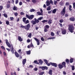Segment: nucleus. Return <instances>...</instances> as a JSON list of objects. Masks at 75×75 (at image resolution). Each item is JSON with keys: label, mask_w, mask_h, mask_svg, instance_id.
Instances as JSON below:
<instances>
[{"label": "nucleus", "mask_w": 75, "mask_h": 75, "mask_svg": "<svg viewBox=\"0 0 75 75\" xmlns=\"http://www.w3.org/2000/svg\"><path fill=\"white\" fill-rule=\"evenodd\" d=\"M68 30L71 33H73L74 30V27L72 25H69V26Z\"/></svg>", "instance_id": "1"}, {"label": "nucleus", "mask_w": 75, "mask_h": 75, "mask_svg": "<svg viewBox=\"0 0 75 75\" xmlns=\"http://www.w3.org/2000/svg\"><path fill=\"white\" fill-rule=\"evenodd\" d=\"M26 17L27 18H29V19L32 20V19H33L34 18V15H32L30 16L28 15H26Z\"/></svg>", "instance_id": "2"}, {"label": "nucleus", "mask_w": 75, "mask_h": 75, "mask_svg": "<svg viewBox=\"0 0 75 75\" xmlns=\"http://www.w3.org/2000/svg\"><path fill=\"white\" fill-rule=\"evenodd\" d=\"M41 12H37V13L38 14L39 16H42L43 15V13L42 12V10L41 9L40 10Z\"/></svg>", "instance_id": "3"}, {"label": "nucleus", "mask_w": 75, "mask_h": 75, "mask_svg": "<svg viewBox=\"0 0 75 75\" xmlns=\"http://www.w3.org/2000/svg\"><path fill=\"white\" fill-rule=\"evenodd\" d=\"M30 24H28L26 25L25 26V29L26 30H29L30 28Z\"/></svg>", "instance_id": "4"}, {"label": "nucleus", "mask_w": 75, "mask_h": 75, "mask_svg": "<svg viewBox=\"0 0 75 75\" xmlns=\"http://www.w3.org/2000/svg\"><path fill=\"white\" fill-rule=\"evenodd\" d=\"M39 68H41L43 70V71H44V70H45V69H46L47 70L48 69V68L46 66L45 67H39Z\"/></svg>", "instance_id": "5"}, {"label": "nucleus", "mask_w": 75, "mask_h": 75, "mask_svg": "<svg viewBox=\"0 0 75 75\" xmlns=\"http://www.w3.org/2000/svg\"><path fill=\"white\" fill-rule=\"evenodd\" d=\"M34 38V40H35L36 41L37 44V45H40V41H39V40H38V39L35 38Z\"/></svg>", "instance_id": "6"}, {"label": "nucleus", "mask_w": 75, "mask_h": 75, "mask_svg": "<svg viewBox=\"0 0 75 75\" xmlns=\"http://www.w3.org/2000/svg\"><path fill=\"white\" fill-rule=\"evenodd\" d=\"M61 13L62 15V16L64 15L65 14V9H63L62 11H61Z\"/></svg>", "instance_id": "7"}, {"label": "nucleus", "mask_w": 75, "mask_h": 75, "mask_svg": "<svg viewBox=\"0 0 75 75\" xmlns=\"http://www.w3.org/2000/svg\"><path fill=\"white\" fill-rule=\"evenodd\" d=\"M6 41H7L6 42V44H7V46L9 47V48H10L11 47V45H10V43L7 41L8 40H6Z\"/></svg>", "instance_id": "8"}, {"label": "nucleus", "mask_w": 75, "mask_h": 75, "mask_svg": "<svg viewBox=\"0 0 75 75\" xmlns=\"http://www.w3.org/2000/svg\"><path fill=\"white\" fill-rule=\"evenodd\" d=\"M46 4L47 6H50V4H51V3H50V1L48 0L46 1Z\"/></svg>", "instance_id": "9"}, {"label": "nucleus", "mask_w": 75, "mask_h": 75, "mask_svg": "<svg viewBox=\"0 0 75 75\" xmlns=\"http://www.w3.org/2000/svg\"><path fill=\"white\" fill-rule=\"evenodd\" d=\"M15 54L16 57H17V58H18V57H19L20 55H19V54H18L17 53V52H16L15 53Z\"/></svg>", "instance_id": "10"}, {"label": "nucleus", "mask_w": 75, "mask_h": 75, "mask_svg": "<svg viewBox=\"0 0 75 75\" xmlns=\"http://www.w3.org/2000/svg\"><path fill=\"white\" fill-rule=\"evenodd\" d=\"M18 39L21 42L23 41V39H22L21 37L20 36H18Z\"/></svg>", "instance_id": "11"}, {"label": "nucleus", "mask_w": 75, "mask_h": 75, "mask_svg": "<svg viewBox=\"0 0 75 75\" xmlns=\"http://www.w3.org/2000/svg\"><path fill=\"white\" fill-rule=\"evenodd\" d=\"M69 20L70 21H75V18L74 17L70 18L69 19Z\"/></svg>", "instance_id": "12"}, {"label": "nucleus", "mask_w": 75, "mask_h": 75, "mask_svg": "<svg viewBox=\"0 0 75 75\" xmlns=\"http://www.w3.org/2000/svg\"><path fill=\"white\" fill-rule=\"evenodd\" d=\"M62 33L63 34H66V30L64 29L62 30Z\"/></svg>", "instance_id": "13"}, {"label": "nucleus", "mask_w": 75, "mask_h": 75, "mask_svg": "<svg viewBox=\"0 0 75 75\" xmlns=\"http://www.w3.org/2000/svg\"><path fill=\"white\" fill-rule=\"evenodd\" d=\"M59 67L60 69H62V68L64 67L63 65L60 64H59Z\"/></svg>", "instance_id": "14"}, {"label": "nucleus", "mask_w": 75, "mask_h": 75, "mask_svg": "<svg viewBox=\"0 0 75 75\" xmlns=\"http://www.w3.org/2000/svg\"><path fill=\"white\" fill-rule=\"evenodd\" d=\"M26 62V59H24L23 61V65H25Z\"/></svg>", "instance_id": "15"}, {"label": "nucleus", "mask_w": 75, "mask_h": 75, "mask_svg": "<svg viewBox=\"0 0 75 75\" xmlns=\"http://www.w3.org/2000/svg\"><path fill=\"white\" fill-rule=\"evenodd\" d=\"M51 64L52 66H54L55 67H57V64L54 63H51Z\"/></svg>", "instance_id": "16"}, {"label": "nucleus", "mask_w": 75, "mask_h": 75, "mask_svg": "<svg viewBox=\"0 0 75 75\" xmlns=\"http://www.w3.org/2000/svg\"><path fill=\"white\" fill-rule=\"evenodd\" d=\"M39 61L40 65H42V63H43V62L42 61V60H41V59L39 60Z\"/></svg>", "instance_id": "17"}, {"label": "nucleus", "mask_w": 75, "mask_h": 75, "mask_svg": "<svg viewBox=\"0 0 75 75\" xmlns=\"http://www.w3.org/2000/svg\"><path fill=\"white\" fill-rule=\"evenodd\" d=\"M31 22V23H32V24L33 25H35V24H36V22H35V21H32Z\"/></svg>", "instance_id": "18"}, {"label": "nucleus", "mask_w": 75, "mask_h": 75, "mask_svg": "<svg viewBox=\"0 0 75 75\" xmlns=\"http://www.w3.org/2000/svg\"><path fill=\"white\" fill-rule=\"evenodd\" d=\"M52 22V21L51 20H49L48 21V23H49V24H51Z\"/></svg>", "instance_id": "19"}, {"label": "nucleus", "mask_w": 75, "mask_h": 75, "mask_svg": "<svg viewBox=\"0 0 75 75\" xmlns=\"http://www.w3.org/2000/svg\"><path fill=\"white\" fill-rule=\"evenodd\" d=\"M27 54V55H30L31 54V51H29L26 52Z\"/></svg>", "instance_id": "20"}, {"label": "nucleus", "mask_w": 75, "mask_h": 75, "mask_svg": "<svg viewBox=\"0 0 75 75\" xmlns=\"http://www.w3.org/2000/svg\"><path fill=\"white\" fill-rule=\"evenodd\" d=\"M47 10L48 11H50L51 10V7L50 6H49L47 8Z\"/></svg>", "instance_id": "21"}, {"label": "nucleus", "mask_w": 75, "mask_h": 75, "mask_svg": "<svg viewBox=\"0 0 75 75\" xmlns=\"http://www.w3.org/2000/svg\"><path fill=\"white\" fill-rule=\"evenodd\" d=\"M42 23H47L48 22V20H44L42 21Z\"/></svg>", "instance_id": "22"}, {"label": "nucleus", "mask_w": 75, "mask_h": 75, "mask_svg": "<svg viewBox=\"0 0 75 75\" xmlns=\"http://www.w3.org/2000/svg\"><path fill=\"white\" fill-rule=\"evenodd\" d=\"M35 21L36 23H39V21L38 20L36 19V18H35Z\"/></svg>", "instance_id": "23"}, {"label": "nucleus", "mask_w": 75, "mask_h": 75, "mask_svg": "<svg viewBox=\"0 0 75 75\" xmlns=\"http://www.w3.org/2000/svg\"><path fill=\"white\" fill-rule=\"evenodd\" d=\"M56 11H57V10H56L55 9H54L53 10L52 13H56Z\"/></svg>", "instance_id": "24"}, {"label": "nucleus", "mask_w": 75, "mask_h": 75, "mask_svg": "<svg viewBox=\"0 0 75 75\" xmlns=\"http://www.w3.org/2000/svg\"><path fill=\"white\" fill-rule=\"evenodd\" d=\"M52 70H50L49 72V74H50V75H52Z\"/></svg>", "instance_id": "25"}, {"label": "nucleus", "mask_w": 75, "mask_h": 75, "mask_svg": "<svg viewBox=\"0 0 75 75\" xmlns=\"http://www.w3.org/2000/svg\"><path fill=\"white\" fill-rule=\"evenodd\" d=\"M71 8H72V6L71 5H69V9L70 11H72V9H71Z\"/></svg>", "instance_id": "26"}, {"label": "nucleus", "mask_w": 75, "mask_h": 75, "mask_svg": "<svg viewBox=\"0 0 75 75\" xmlns=\"http://www.w3.org/2000/svg\"><path fill=\"white\" fill-rule=\"evenodd\" d=\"M26 18H23V21L24 22V23L25 22V20H26Z\"/></svg>", "instance_id": "27"}, {"label": "nucleus", "mask_w": 75, "mask_h": 75, "mask_svg": "<svg viewBox=\"0 0 75 75\" xmlns=\"http://www.w3.org/2000/svg\"><path fill=\"white\" fill-rule=\"evenodd\" d=\"M30 12H34V11H35V10L33 9H31L30 11Z\"/></svg>", "instance_id": "28"}, {"label": "nucleus", "mask_w": 75, "mask_h": 75, "mask_svg": "<svg viewBox=\"0 0 75 75\" xmlns=\"http://www.w3.org/2000/svg\"><path fill=\"white\" fill-rule=\"evenodd\" d=\"M73 61H74V59H72V58L71 59H70V63H72L73 62Z\"/></svg>", "instance_id": "29"}, {"label": "nucleus", "mask_w": 75, "mask_h": 75, "mask_svg": "<svg viewBox=\"0 0 75 75\" xmlns=\"http://www.w3.org/2000/svg\"><path fill=\"white\" fill-rule=\"evenodd\" d=\"M13 9L14 10H17V8L16 6H14L13 8Z\"/></svg>", "instance_id": "30"}, {"label": "nucleus", "mask_w": 75, "mask_h": 75, "mask_svg": "<svg viewBox=\"0 0 75 75\" xmlns=\"http://www.w3.org/2000/svg\"><path fill=\"white\" fill-rule=\"evenodd\" d=\"M62 64H63V65H64V67H66V66H65V62H63L62 63Z\"/></svg>", "instance_id": "31"}, {"label": "nucleus", "mask_w": 75, "mask_h": 75, "mask_svg": "<svg viewBox=\"0 0 75 75\" xmlns=\"http://www.w3.org/2000/svg\"><path fill=\"white\" fill-rule=\"evenodd\" d=\"M34 63H35V64H39V63H38V61H37L35 60L34 62Z\"/></svg>", "instance_id": "32"}, {"label": "nucleus", "mask_w": 75, "mask_h": 75, "mask_svg": "<svg viewBox=\"0 0 75 75\" xmlns=\"http://www.w3.org/2000/svg\"><path fill=\"white\" fill-rule=\"evenodd\" d=\"M51 35L52 36H54V35H55V34H54V33H53V32H52V33H51Z\"/></svg>", "instance_id": "33"}, {"label": "nucleus", "mask_w": 75, "mask_h": 75, "mask_svg": "<svg viewBox=\"0 0 75 75\" xmlns=\"http://www.w3.org/2000/svg\"><path fill=\"white\" fill-rule=\"evenodd\" d=\"M25 24H28V23H29V21L28 20H27L25 21V22H24Z\"/></svg>", "instance_id": "34"}, {"label": "nucleus", "mask_w": 75, "mask_h": 75, "mask_svg": "<svg viewBox=\"0 0 75 75\" xmlns=\"http://www.w3.org/2000/svg\"><path fill=\"white\" fill-rule=\"evenodd\" d=\"M31 33H30L29 35L28 36V37H29V38H31Z\"/></svg>", "instance_id": "35"}, {"label": "nucleus", "mask_w": 75, "mask_h": 75, "mask_svg": "<svg viewBox=\"0 0 75 75\" xmlns=\"http://www.w3.org/2000/svg\"><path fill=\"white\" fill-rule=\"evenodd\" d=\"M11 52H12L13 54H14V50H13V47L12 48V49L11 50Z\"/></svg>", "instance_id": "36"}, {"label": "nucleus", "mask_w": 75, "mask_h": 75, "mask_svg": "<svg viewBox=\"0 0 75 75\" xmlns=\"http://www.w3.org/2000/svg\"><path fill=\"white\" fill-rule=\"evenodd\" d=\"M54 38H55L54 37H52L51 38H48V40H51V39H54Z\"/></svg>", "instance_id": "37"}, {"label": "nucleus", "mask_w": 75, "mask_h": 75, "mask_svg": "<svg viewBox=\"0 0 75 75\" xmlns=\"http://www.w3.org/2000/svg\"><path fill=\"white\" fill-rule=\"evenodd\" d=\"M4 17H6V18H7V15L6 14H4Z\"/></svg>", "instance_id": "38"}, {"label": "nucleus", "mask_w": 75, "mask_h": 75, "mask_svg": "<svg viewBox=\"0 0 75 75\" xmlns=\"http://www.w3.org/2000/svg\"><path fill=\"white\" fill-rule=\"evenodd\" d=\"M59 22L62 23H63L64 22V20L62 19H61L59 20Z\"/></svg>", "instance_id": "39"}, {"label": "nucleus", "mask_w": 75, "mask_h": 75, "mask_svg": "<svg viewBox=\"0 0 75 75\" xmlns=\"http://www.w3.org/2000/svg\"><path fill=\"white\" fill-rule=\"evenodd\" d=\"M45 27L46 28H50V26L48 25H45Z\"/></svg>", "instance_id": "40"}, {"label": "nucleus", "mask_w": 75, "mask_h": 75, "mask_svg": "<svg viewBox=\"0 0 75 75\" xmlns=\"http://www.w3.org/2000/svg\"><path fill=\"white\" fill-rule=\"evenodd\" d=\"M72 69L73 71H74V69H75V67H74V66H73L72 67Z\"/></svg>", "instance_id": "41"}, {"label": "nucleus", "mask_w": 75, "mask_h": 75, "mask_svg": "<svg viewBox=\"0 0 75 75\" xmlns=\"http://www.w3.org/2000/svg\"><path fill=\"white\" fill-rule=\"evenodd\" d=\"M10 20H14V18L13 17H10Z\"/></svg>", "instance_id": "42"}, {"label": "nucleus", "mask_w": 75, "mask_h": 75, "mask_svg": "<svg viewBox=\"0 0 75 75\" xmlns=\"http://www.w3.org/2000/svg\"><path fill=\"white\" fill-rule=\"evenodd\" d=\"M54 4H55V5H56V4H57V1H54Z\"/></svg>", "instance_id": "43"}, {"label": "nucleus", "mask_w": 75, "mask_h": 75, "mask_svg": "<svg viewBox=\"0 0 75 75\" xmlns=\"http://www.w3.org/2000/svg\"><path fill=\"white\" fill-rule=\"evenodd\" d=\"M3 6H0V10H1L3 9Z\"/></svg>", "instance_id": "44"}, {"label": "nucleus", "mask_w": 75, "mask_h": 75, "mask_svg": "<svg viewBox=\"0 0 75 75\" xmlns=\"http://www.w3.org/2000/svg\"><path fill=\"white\" fill-rule=\"evenodd\" d=\"M50 3L52 4H54L53 1H52L51 0H50Z\"/></svg>", "instance_id": "45"}, {"label": "nucleus", "mask_w": 75, "mask_h": 75, "mask_svg": "<svg viewBox=\"0 0 75 75\" xmlns=\"http://www.w3.org/2000/svg\"><path fill=\"white\" fill-rule=\"evenodd\" d=\"M32 2L33 3H36V1H35V0H32Z\"/></svg>", "instance_id": "46"}, {"label": "nucleus", "mask_w": 75, "mask_h": 75, "mask_svg": "<svg viewBox=\"0 0 75 75\" xmlns=\"http://www.w3.org/2000/svg\"><path fill=\"white\" fill-rule=\"evenodd\" d=\"M44 61L45 62V63H46V64L47 63V62H48V61H47V60L46 59H44Z\"/></svg>", "instance_id": "47"}, {"label": "nucleus", "mask_w": 75, "mask_h": 75, "mask_svg": "<svg viewBox=\"0 0 75 75\" xmlns=\"http://www.w3.org/2000/svg\"><path fill=\"white\" fill-rule=\"evenodd\" d=\"M44 32H47V29L46 28H45L44 29Z\"/></svg>", "instance_id": "48"}, {"label": "nucleus", "mask_w": 75, "mask_h": 75, "mask_svg": "<svg viewBox=\"0 0 75 75\" xmlns=\"http://www.w3.org/2000/svg\"><path fill=\"white\" fill-rule=\"evenodd\" d=\"M69 4V3L68 2H67L66 3V6H68Z\"/></svg>", "instance_id": "49"}, {"label": "nucleus", "mask_w": 75, "mask_h": 75, "mask_svg": "<svg viewBox=\"0 0 75 75\" xmlns=\"http://www.w3.org/2000/svg\"><path fill=\"white\" fill-rule=\"evenodd\" d=\"M22 4H23V3H22V2H20L19 3L20 6H21Z\"/></svg>", "instance_id": "50"}, {"label": "nucleus", "mask_w": 75, "mask_h": 75, "mask_svg": "<svg viewBox=\"0 0 75 75\" xmlns=\"http://www.w3.org/2000/svg\"><path fill=\"white\" fill-rule=\"evenodd\" d=\"M65 17H68V15L67 14H66L65 15Z\"/></svg>", "instance_id": "51"}, {"label": "nucleus", "mask_w": 75, "mask_h": 75, "mask_svg": "<svg viewBox=\"0 0 75 75\" xmlns=\"http://www.w3.org/2000/svg\"><path fill=\"white\" fill-rule=\"evenodd\" d=\"M42 18H43L42 17H40L38 18V20H42Z\"/></svg>", "instance_id": "52"}, {"label": "nucleus", "mask_w": 75, "mask_h": 75, "mask_svg": "<svg viewBox=\"0 0 75 75\" xmlns=\"http://www.w3.org/2000/svg\"><path fill=\"white\" fill-rule=\"evenodd\" d=\"M20 14L21 15H24V13L23 12H21Z\"/></svg>", "instance_id": "53"}, {"label": "nucleus", "mask_w": 75, "mask_h": 75, "mask_svg": "<svg viewBox=\"0 0 75 75\" xmlns=\"http://www.w3.org/2000/svg\"><path fill=\"white\" fill-rule=\"evenodd\" d=\"M10 5H9V4L7 5V8H10Z\"/></svg>", "instance_id": "54"}, {"label": "nucleus", "mask_w": 75, "mask_h": 75, "mask_svg": "<svg viewBox=\"0 0 75 75\" xmlns=\"http://www.w3.org/2000/svg\"><path fill=\"white\" fill-rule=\"evenodd\" d=\"M69 59H66V62H67V63L69 62Z\"/></svg>", "instance_id": "55"}, {"label": "nucleus", "mask_w": 75, "mask_h": 75, "mask_svg": "<svg viewBox=\"0 0 75 75\" xmlns=\"http://www.w3.org/2000/svg\"><path fill=\"white\" fill-rule=\"evenodd\" d=\"M41 40L42 41H44V39L42 37L41 38Z\"/></svg>", "instance_id": "56"}, {"label": "nucleus", "mask_w": 75, "mask_h": 75, "mask_svg": "<svg viewBox=\"0 0 75 75\" xmlns=\"http://www.w3.org/2000/svg\"><path fill=\"white\" fill-rule=\"evenodd\" d=\"M14 14L16 16H18V13L17 12L16 13Z\"/></svg>", "instance_id": "57"}, {"label": "nucleus", "mask_w": 75, "mask_h": 75, "mask_svg": "<svg viewBox=\"0 0 75 75\" xmlns=\"http://www.w3.org/2000/svg\"><path fill=\"white\" fill-rule=\"evenodd\" d=\"M34 69V71H37V70H38V69L37 68H35Z\"/></svg>", "instance_id": "58"}, {"label": "nucleus", "mask_w": 75, "mask_h": 75, "mask_svg": "<svg viewBox=\"0 0 75 75\" xmlns=\"http://www.w3.org/2000/svg\"><path fill=\"white\" fill-rule=\"evenodd\" d=\"M6 24H7V25H8V24H9V22H8V21H7L6 22Z\"/></svg>", "instance_id": "59"}, {"label": "nucleus", "mask_w": 75, "mask_h": 75, "mask_svg": "<svg viewBox=\"0 0 75 75\" xmlns=\"http://www.w3.org/2000/svg\"><path fill=\"white\" fill-rule=\"evenodd\" d=\"M21 28H25V26L21 25Z\"/></svg>", "instance_id": "60"}, {"label": "nucleus", "mask_w": 75, "mask_h": 75, "mask_svg": "<svg viewBox=\"0 0 75 75\" xmlns=\"http://www.w3.org/2000/svg\"><path fill=\"white\" fill-rule=\"evenodd\" d=\"M73 8H75V3H74L73 4Z\"/></svg>", "instance_id": "61"}, {"label": "nucleus", "mask_w": 75, "mask_h": 75, "mask_svg": "<svg viewBox=\"0 0 75 75\" xmlns=\"http://www.w3.org/2000/svg\"><path fill=\"white\" fill-rule=\"evenodd\" d=\"M27 42H30V39H28L27 41Z\"/></svg>", "instance_id": "62"}, {"label": "nucleus", "mask_w": 75, "mask_h": 75, "mask_svg": "<svg viewBox=\"0 0 75 75\" xmlns=\"http://www.w3.org/2000/svg\"><path fill=\"white\" fill-rule=\"evenodd\" d=\"M44 74V72H42L40 73V75H43V74Z\"/></svg>", "instance_id": "63"}, {"label": "nucleus", "mask_w": 75, "mask_h": 75, "mask_svg": "<svg viewBox=\"0 0 75 75\" xmlns=\"http://www.w3.org/2000/svg\"><path fill=\"white\" fill-rule=\"evenodd\" d=\"M18 0H16V4H17V3H18Z\"/></svg>", "instance_id": "64"}]
</instances>
